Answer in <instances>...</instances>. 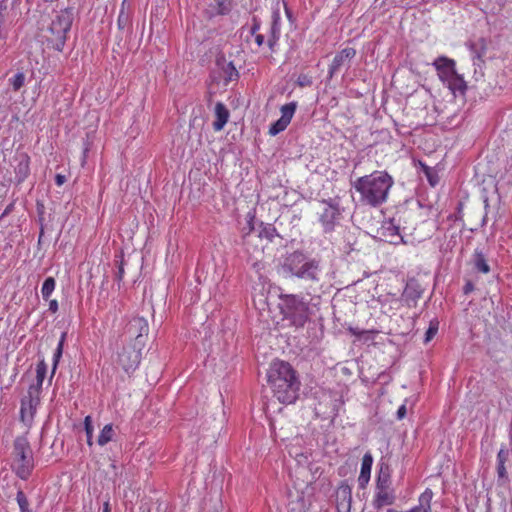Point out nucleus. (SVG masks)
Wrapping results in <instances>:
<instances>
[{
    "instance_id": "4c0bfd02",
    "label": "nucleus",
    "mask_w": 512,
    "mask_h": 512,
    "mask_svg": "<svg viewBox=\"0 0 512 512\" xmlns=\"http://www.w3.org/2000/svg\"><path fill=\"white\" fill-rule=\"evenodd\" d=\"M66 182V177L62 174H57L55 176V183L57 186H62Z\"/></svg>"
},
{
    "instance_id": "20e7f679",
    "label": "nucleus",
    "mask_w": 512,
    "mask_h": 512,
    "mask_svg": "<svg viewBox=\"0 0 512 512\" xmlns=\"http://www.w3.org/2000/svg\"><path fill=\"white\" fill-rule=\"evenodd\" d=\"M280 301L279 307L284 319L296 328H303L312 314L309 302L297 294H281Z\"/></svg>"
},
{
    "instance_id": "39448f33",
    "label": "nucleus",
    "mask_w": 512,
    "mask_h": 512,
    "mask_svg": "<svg viewBox=\"0 0 512 512\" xmlns=\"http://www.w3.org/2000/svg\"><path fill=\"white\" fill-rule=\"evenodd\" d=\"M72 25V13L61 10L51 21L45 34V41L49 48L62 52L67 40V34Z\"/></svg>"
},
{
    "instance_id": "a211bd4d",
    "label": "nucleus",
    "mask_w": 512,
    "mask_h": 512,
    "mask_svg": "<svg viewBox=\"0 0 512 512\" xmlns=\"http://www.w3.org/2000/svg\"><path fill=\"white\" fill-rule=\"evenodd\" d=\"M511 451L512 450H499V452H498V455H497L498 481L503 480V482H506L508 480L505 463L509 460Z\"/></svg>"
},
{
    "instance_id": "6ab92c4d",
    "label": "nucleus",
    "mask_w": 512,
    "mask_h": 512,
    "mask_svg": "<svg viewBox=\"0 0 512 512\" xmlns=\"http://www.w3.org/2000/svg\"><path fill=\"white\" fill-rule=\"evenodd\" d=\"M474 268L483 274H488L490 272V266L487 263L485 255L479 251L475 250L474 252Z\"/></svg>"
},
{
    "instance_id": "ddd939ff",
    "label": "nucleus",
    "mask_w": 512,
    "mask_h": 512,
    "mask_svg": "<svg viewBox=\"0 0 512 512\" xmlns=\"http://www.w3.org/2000/svg\"><path fill=\"white\" fill-rule=\"evenodd\" d=\"M395 500L396 496L393 490H390V486L376 487L372 505L375 509L379 510L384 506L394 504Z\"/></svg>"
},
{
    "instance_id": "412c9836",
    "label": "nucleus",
    "mask_w": 512,
    "mask_h": 512,
    "mask_svg": "<svg viewBox=\"0 0 512 512\" xmlns=\"http://www.w3.org/2000/svg\"><path fill=\"white\" fill-rule=\"evenodd\" d=\"M389 487L390 486V471L388 465L381 464L377 479L376 487Z\"/></svg>"
},
{
    "instance_id": "72a5a7b5",
    "label": "nucleus",
    "mask_w": 512,
    "mask_h": 512,
    "mask_svg": "<svg viewBox=\"0 0 512 512\" xmlns=\"http://www.w3.org/2000/svg\"><path fill=\"white\" fill-rule=\"evenodd\" d=\"M288 512H305L303 501L290 502L288 505Z\"/></svg>"
},
{
    "instance_id": "c756f323",
    "label": "nucleus",
    "mask_w": 512,
    "mask_h": 512,
    "mask_svg": "<svg viewBox=\"0 0 512 512\" xmlns=\"http://www.w3.org/2000/svg\"><path fill=\"white\" fill-rule=\"evenodd\" d=\"M292 451L293 450H289V455L291 457H295L299 464H301V465L309 464L307 451L306 452H299V450H294L296 452L295 454H293Z\"/></svg>"
},
{
    "instance_id": "37998d69",
    "label": "nucleus",
    "mask_w": 512,
    "mask_h": 512,
    "mask_svg": "<svg viewBox=\"0 0 512 512\" xmlns=\"http://www.w3.org/2000/svg\"><path fill=\"white\" fill-rule=\"evenodd\" d=\"M425 172H426V174H428V168H426V169H425ZM427 176H429V175H427ZM428 178H429V182H430L432 185H434V183H433L434 178H430V177H428Z\"/></svg>"
},
{
    "instance_id": "c85d7f7f",
    "label": "nucleus",
    "mask_w": 512,
    "mask_h": 512,
    "mask_svg": "<svg viewBox=\"0 0 512 512\" xmlns=\"http://www.w3.org/2000/svg\"><path fill=\"white\" fill-rule=\"evenodd\" d=\"M84 428H85V432H86V437H87V443L89 446L92 445V432H93V425H92V418L91 416H86L85 419H84Z\"/></svg>"
},
{
    "instance_id": "c9c22d12",
    "label": "nucleus",
    "mask_w": 512,
    "mask_h": 512,
    "mask_svg": "<svg viewBox=\"0 0 512 512\" xmlns=\"http://www.w3.org/2000/svg\"><path fill=\"white\" fill-rule=\"evenodd\" d=\"M406 413H407V410H406V405L405 404H402L398 410H397V418L399 420L403 419L405 416H406Z\"/></svg>"
},
{
    "instance_id": "0eeeda50",
    "label": "nucleus",
    "mask_w": 512,
    "mask_h": 512,
    "mask_svg": "<svg viewBox=\"0 0 512 512\" xmlns=\"http://www.w3.org/2000/svg\"><path fill=\"white\" fill-rule=\"evenodd\" d=\"M12 471L22 480H27L34 468L32 450H16L11 464Z\"/></svg>"
},
{
    "instance_id": "473e14b6",
    "label": "nucleus",
    "mask_w": 512,
    "mask_h": 512,
    "mask_svg": "<svg viewBox=\"0 0 512 512\" xmlns=\"http://www.w3.org/2000/svg\"><path fill=\"white\" fill-rule=\"evenodd\" d=\"M64 339H65V334L62 335L61 340L59 341L57 349H56V351L54 353V368H53V371L55 370L56 365L58 363V360H59V358L62 355Z\"/></svg>"
},
{
    "instance_id": "1a4fd4ad",
    "label": "nucleus",
    "mask_w": 512,
    "mask_h": 512,
    "mask_svg": "<svg viewBox=\"0 0 512 512\" xmlns=\"http://www.w3.org/2000/svg\"><path fill=\"white\" fill-rule=\"evenodd\" d=\"M356 53L353 47H345L337 52L328 67V77L331 79L342 69L348 68Z\"/></svg>"
},
{
    "instance_id": "393cba45",
    "label": "nucleus",
    "mask_w": 512,
    "mask_h": 512,
    "mask_svg": "<svg viewBox=\"0 0 512 512\" xmlns=\"http://www.w3.org/2000/svg\"><path fill=\"white\" fill-rule=\"evenodd\" d=\"M16 501L19 505L20 512H32L29 509V501L25 493L19 489L16 494Z\"/></svg>"
},
{
    "instance_id": "dca6fc26",
    "label": "nucleus",
    "mask_w": 512,
    "mask_h": 512,
    "mask_svg": "<svg viewBox=\"0 0 512 512\" xmlns=\"http://www.w3.org/2000/svg\"><path fill=\"white\" fill-rule=\"evenodd\" d=\"M373 464V457L370 453L363 456L361 471L358 477L359 488L364 489L370 480L371 468Z\"/></svg>"
},
{
    "instance_id": "58836bf2",
    "label": "nucleus",
    "mask_w": 512,
    "mask_h": 512,
    "mask_svg": "<svg viewBox=\"0 0 512 512\" xmlns=\"http://www.w3.org/2000/svg\"><path fill=\"white\" fill-rule=\"evenodd\" d=\"M231 69L230 79H232L233 76L238 77V71L233 66H231Z\"/></svg>"
},
{
    "instance_id": "bb28decb",
    "label": "nucleus",
    "mask_w": 512,
    "mask_h": 512,
    "mask_svg": "<svg viewBox=\"0 0 512 512\" xmlns=\"http://www.w3.org/2000/svg\"><path fill=\"white\" fill-rule=\"evenodd\" d=\"M260 24L254 20V23L251 27V34L255 37V43L258 47H261L264 44V36L259 33Z\"/></svg>"
},
{
    "instance_id": "79ce46f5",
    "label": "nucleus",
    "mask_w": 512,
    "mask_h": 512,
    "mask_svg": "<svg viewBox=\"0 0 512 512\" xmlns=\"http://www.w3.org/2000/svg\"><path fill=\"white\" fill-rule=\"evenodd\" d=\"M425 172H426V174H428V168H426V169H425ZM427 176H429V175H427ZM428 178H429V182H430L432 185H434V183H433L434 178H430V177H428Z\"/></svg>"
},
{
    "instance_id": "4468645a",
    "label": "nucleus",
    "mask_w": 512,
    "mask_h": 512,
    "mask_svg": "<svg viewBox=\"0 0 512 512\" xmlns=\"http://www.w3.org/2000/svg\"><path fill=\"white\" fill-rule=\"evenodd\" d=\"M381 235L387 242L393 245L405 243L403 236L400 235L399 227L393 222H385L381 227Z\"/></svg>"
},
{
    "instance_id": "f257e3e1",
    "label": "nucleus",
    "mask_w": 512,
    "mask_h": 512,
    "mask_svg": "<svg viewBox=\"0 0 512 512\" xmlns=\"http://www.w3.org/2000/svg\"><path fill=\"white\" fill-rule=\"evenodd\" d=\"M393 185L394 180L386 171H374L369 175L359 177L353 187L360 194L361 203L379 207L387 201Z\"/></svg>"
},
{
    "instance_id": "e433bc0d",
    "label": "nucleus",
    "mask_w": 512,
    "mask_h": 512,
    "mask_svg": "<svg viewBox=\"0 0 512 512\" xmlns=\"http://www.w3.org/2000/svg\"><path fill=\"white\" fill-rule=\"evenodd\" d=\"M58 301L56 299H52L49 301V311L52 313H56L58 311Z\"/></svg>"
},
{
    "instance_id": "f3484780",
    "label": "nucleus",
    "mask_w": 512,
    "mask_h": 512,
    "mask_svg": "<svg viewBox=\"0 0 512 512\" xmlns=\"http://www.w3.org/2000/svg\"><path fill=\"white\" fill-rule=\"evenodd\" d=\"M229 111L226 106L218 102L215 105V120L213 122V130L218 132L221 131L229 120Z\"/></svg>"
},
{
    "instance_id": "49530a36",
    "label": "nucleus",
    "mask_w": 512,
    "mask_h": 512,
    "mask_svg": "<svg viewBox=\"0 0 512 512\" xmlns=\"http://www.w3.org/2000/svg\"><path fill=\"white\" fill-rule=\"evenodd\" d=\"M121 23H123V20H121V15H120L118 18V24L120 25Z\"/></svg>"
},
{
    "instance_id": "a18cd8bd",
    "label": "nucleus",
    "mask_w": 512,
    "mask_h": 512,
    "mask_svg": "<svg viewBox=\"0 0 512 512\" xmlns=\"http://www.w3.org/2000/svg\"><path fill=\"white\" fill-rule=\"evenodd\" d=\"M121 23H123V20H121V15H120L118 18V24L120 25Z\"/></svg>"
},
{
    "instance_id": "6e6552de",
    "label": "nucleus",
    "mask_w": 512,
    "mask_h": 512,
    "mask_svg": "<svg viewBox=\"0 0 512 512\" xmlns=\"http://www.w3.org/2000/svg\"><path fill=\"white\" fill-rule=\"evenodd\" d=\"M136 346H124L118 354L117 363L128 374L134 372L140 364L141 348Z\"/></svg>"
},
{
    "instance_id": "ea45409f",
    "label": "nucleus",
    "mask_w": 512,
    "mask_h": 512,
    "mask_svg": "<svg viewBox=\"0 0 512 512\" xmlns=\"http://www.w3.org/2000/svg\"><path fill=\"white\" fill-rule=\"evenodd\" d=\"M471 290H472V285H471V284H467V285L465 286V292L467 293V292H469V291H471Z\"/></svg>"
},
{
    "instance_id": "f03ea898",
    "label": "nucleus",
    "mask_w": 512,
    "mask_h": 512,
    "mask_svg": "<svg viewBox=\"0 0 512 512\" xmlns=\"http://www.w3.org/2000/svg\"><path fill=\"white\" fill-rule=\"evenodd\" d=\"M268 382L280 403L291 404L297 399L300 381L297 372L288 362H274L268 372Z\"/></svg>"
},
{
    "instance_id": "a878e982",
    "label": "nucleus",
    "mask_w": 512,
    "mask_h": 512,
    "mask_svg": "<svg viewBox=\"0 0 512 512\" xmlns=\"http://www.w3.org/2000/svg\"><path fill=\"white\" fill-rule=\"evenodd\" d=\"M449 78H451V80H449L450 89H452L453 91L458 90L461 92L465 90L466 85L463 79L456 76V73L454 74V76H450Z\"/></svg>"
},
{
    "instance_id": "9d476101",
    "label": "nucleus",
    "mask_w": 512,
    "mask_h": 512,
    "mask_svg": "<svg viewBox=\"0 0 512 512\" xmlns=\"http://www.w3.org/2000/svg\"><path fill=\"white\" fill-rule=\"evenodd\" d=\"M148 332L149 325L144 317H133L126 327V334L130 340L136 341L135 345H143V337L147 336Z\"/></svg>"
},
{
    "instance_id": "b1692460",
    "label": "nucleus",
    "mask_w": 512,
    "mask_h": 512,
    "mask_svg": "<svg viewBox=\"0 0 512 512\" xmlns=\"http://www.w3.org/2000/svg\"><path fill=\"white\" fill-rule=\"evenodd\" d=\"M56 286V281L53 277H47L42 284L41 294L44 300H49Z\"/></svg>"
},
{
    "instance_id": "9b49d317",
    "label": "nucleus",
    "mask_w": 512,
    "mask_h": 512,
    "mask_svg": "<svg viewBox=\"0 0 512 512\" xmlns=\"http://www.w3.org/2000/svg\"><path fill=\"white\" fill-rule=\"evenodd\" d=\"M296 108L297 104L295 102H290L281 107V117L271 124L269 128V134L271 136H275L287 128L294 116Z\"/></svg>"
},
{
    "instance_id": "423d86ee",
    "label": "nucleus",
    "mask_w": 512,
    "mask_h": 512,
    "mask_svg": "<svg viewBox=\"0 0 512 512\" xmlns=\"http://www.w3.org/2000/svg\"><path fill=\"white\" fill-rule=\"evenodd\" d=\"M40 395L37 388H28L27 395L21 399L20 420L26 425L31 426L37 407L40 404Z\"/></svg>"
},
{
    "instance_id": "4be33fe9",
    "label": "nucleus",
    "mask_w": 512,
    "mask_h": 512,
    "mask_svg": "<svg viewBox=\"0 0 512 512\" xmlns=\"http://www.w3.org/2000/svg\"><path fill=\"white\" fill-rule=\"evenodd\" d=\"M113 435H114L113 426L111 424L105 425L98 436V440H97L98 445H100V446L106 445L112 439Z\"/></svg>"
},
{
    "instance_id": "f8f14e48",
    "label": "nucleus",
    "mask_w": 512,
    "mask_h": 512,
    "mask_svg": "<svg viewBox=\"0 0 512 512\" xmlns=\"http://www.w3.org/2000/svg\"><path fill=\"white\" fill-rule=\"evenodd\" d=\"M337 512H351L352 487L347 480L341 481L335 493Z\"/></svg>"
},
{
    "instance_id": "c03bdc74",
    "label": "nucleus",
    "mask_w": 512,
    "mask_h": 512,
    "mask_svg": "<svg viewBox=\"0 0 512 512\" xmlns=\"http://www.w3.org/2000/svg\"><path fill=\"white\" fill-rule=\"evenodd\" d=\"M103 512H110L108 503H105Z\"/></svg>"
},
{
    "instance_id": "cd10ccee",
    "label": "nucleus",
    "mask_w": 512,
    "mask_h": 512,
    "mask_svg": "<svg viewBox=\"0 0 512 512\" xmlns=\"http://www.w3.org/2000/svg\"><path fill=\"white\" fill-rule=\"evenodd\" d=\"M12 88L14 91H18L25 82V75L22 72H18L10 79Z\"/></svg>"
},
{
    "instance_id": "2f4dec72",
    "label": "nucleus",
    "mask_w": 512,
    "mask_h": 512,
    "mask_svg": "<svg viewBox=\"0 0 512 512\" xmlns=\"http://www.w3.org/2000/svg\"><path fill=\"white\" fill-rule=\"evenodd\" d=\"M299 87H307L312 85V77L307 74H300L296 81Z\"/></svg>"
},
{
    "instance_id": "7ed1b4c3",
    "label": "nucleus",
    "mask_w": 512,
    "mask_h": 512,
    "mask_svg": "<svg viewBox=\"0 0 512 512\" xmlns=\"http://www.w3.org/2000/svg\"><path fill=\"white\" fill-rule=\"evenodd\" d=\"M284 269L292 276L309 283L314 289L320 286L322 268L320 261L302 251H294L285 260Z\"/></svg>"
},
{
    "instance_id": "a19ab883",
    "label": "nucleus",
    "mask_w": 512,
    "mask_h": 512,
    "mask_svg": "<svg viewBox=\"0 0 512 512\" xmlns=\"http://www.w3.org/2000/svg\"><path fill=\"white\" fill-rule=\"evenodd\" d=\"M276 26H277V22H276V21H274V22H273V24H272V27H271V29H272V33H274V32H275V30H276Z\"/></svg>"
},
{
    "instance_id": "2eb2a0df",
    "label": "nucleus",
    "mask_w": 512,
    "mask_h": 512,
    "mask_svg": "<svg viewBox=\"0 0 512 512\" xmlns=\"http://www.w3.org/2000/svg\"><path fill=\"white\" fill-rule=\"evenodd\" d=\"M434 66L441 78H449L455 74V62L446 57H439L435 60Z\"/></svg>"
},
{
    "instance_id": "7c9ffc66",
    "label": "nucleus",
    "mask_w": 512,
    "mask_h": 512,
    "mask_svg": "<svg viewBox=\"0 0 512 512\" xmlns=\"http://www.w3.org/2000/svg\"><path fill=\"white\" fill-rule=\"evenodd\" d=\"M437 331H438V323L434 324L433 322H431L429 328L427 329V331L425 333L424 342L428 343L429 341H431L434 338V336L436 335Z\"/></svg>"
},
{
    "instance_id": "f704fd0d",
    "label": "nucleus",
    "mask_w": 512,
    "mask_h": 512,
    "mask_svg": "<svg viewBox=\"0 0 512 512\" xmlns=\"http://www.w3.org/2000/svg\"><path fill=\"white\" fill-rule=\"evenodd\" d=\"M125 270H124V261L123 259L120 260L118 265V271L116 273V280L118 282H121L124 279Z\"/></svg>"
},
{
    "instance_id": "aec40b11",
    "label": "nucleus",
    "mask_w": 512,
    "mask_h": 512,
    "mask_svg": "<svg viewBox=\"0 0 512 512\" xmlns=\"http://www.w3.org/2000/svg\"><path fill=\"white\" fill-rule=\"evenodd\" d=\"M47 373V364L44 360H41L36 366V384L31 385L29 388H37L38 392L41 393L43 381Z\"/></svg>"
},
{
    "instance_id": "5701e85b",
    "label": "nucleus",
    "mask_w": 512,
    "mask_h": 512,
    "mask_svg": "<svg viewBox=\"0 0 512 512\" xmlns=\"http://www.w3.org/2000/svg\"><path fill=\"white\" fill-rule=\"evenodd\" d=\"M233 7L232 0H215L214 10L218 15H227Z\"/></svg>"
}]
</instances>
